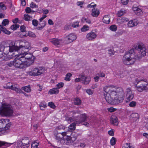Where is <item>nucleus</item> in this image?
I'll use <instances>...</instances> for the list:
<instances>
[{
  "label": "nucleus",
  "instance_id": "nucleus-1",
  "mask_svg": "<svg viewBox=\"0 0 148 148\" xmlns=\"http://www.w3.org/2000/svg\"><path fill=\"white\" fill-rule=\"evenodd\" d=\"M104 95L106 101L111 104H118L122 102L124 98V92L122 88L113 86L105 87Z\"/></svg>",
  "mask_w": 148,
  "mask_h": 148
},
{
  "label": "nucleus",
  "instance_id": "nucleus-2",
  "mask_svg": "<svg viewBox=\"0 0 148 148\" xmlns=\"http://www.w3.org/2000/svg\"><path fill=\"white\" fill-rule=\"evenodd\" d=\"M29 45V42L25 40H18L14 43L12 42L10 44L4 42L0 45V50L3 51L4 55L11 57L13 52L19 51L21 49L25 48L28 49Z\"/></svg>",
  "mask_w": 148,
  "mask_h": 148
},
{
  "label": "nucleus",
  "instance_id": "nucleus-3",
  "mask_svg": "<svg viewBox=\"0 0 148 148\" xmlns=\"http://www.w3.org/2000/svg\"><path fill=\"white\" fill-rule=\"evenodd\" d=\"M146 50L145 46L143 43H140L136 45H134L133 47L124 55L122 59L123 63L127 65L133 64L134 62V60L139 57L136 52H138L140 54L144 56L146 55Z\"/></svg>",
  "mask_w": 148,
  "mask_h": 148
},
{
  "label": "nucleus",
  "instance_id": "nucleus-4",
  "mask_svg": "<svg viewBox=\"0 0 148 148\" xmlns=\"http://www.w3.org/2000/svg\"><path fill=\"white\" fill-rule=\"evenodd\" d=\"M29 47L28 49L23 48L21 49L20 51L23 52L22 55L24 56V62L25 68L32 65L34 63L35 57L32 54H28L27 52L30 49V44L29 43Z\"/></svg>",
  "mask_w": 148,
  "mask_h": 148
},
{
  "label": "nucleus",
  "instance_id": "nucleus-5",
  "mask_svg": "<svg viewBox=\"0 0 148 148\" xmlns=\"http://www.w3.org/2000/svg\"><path fill=\"white\" fill-rule=\"evenodd\" d=\"M55 139L57 140V141L60 142L62 144L69 145L70 143H73L75 141L77 138V134H75V133H73L71 136H67L65 138H63V137L60 134H57L56 135L53 133Z\"/></svg>",
  "mask_w": 148,
  "mask_h": 148
},
{
  "label": "nucleus",
  "instance_id": "nucleus-6",
  "mask_svg": "<svg viewBox=\"0 0 148 148\" xmlns=\"http://www.w3.org/2000/svg\"><path fill=\"white\" fill-rule=\"evenodd\" d=\"M9 119H5L0 120V134L1 135H5L10 132V128L11 125L9 122Z\"/></svg>",
  "mask_w": 148,
  "mask_h": 148
},
{
  "label": "nucleus",
  "instance_id": "nucleus-7",
  "mask_svg": "<svg viewBox=\"0 0 148 148\" xmlns=\"http://www.w3.org/2000/svg\"><path fill=\"white\" fill-rule=\"evenodd\" d=\"M23 52H21L17 55H16L14 53H13L11 55V57L10 58H12L14 57H16V58L14 60V66L17 68L22 69L25 68L24 62V58L23 57L24 56L22 55Z\"/></svg>",
  "mask_w": 148,
  "mask_h": 148
},
{
  "label": "nucleus",
  "instance_id": "nucleus-8",
  "mask_svg": "<svg viewBox=\"0 0 148 148\" xmlns=\"http://www.w3.org/2000/svg\"><path fill=\"white\" fill-rule=\"evenodd\" d=\"M13 111L12 106L10 104L4 103L2 104L0 108V114L2 116H12Z\"/></svg>",
  "mask_w": 148,
  "mask_h": 148
},
{
  "label": "nucleus",
  "instance_id": "nucleus-9",
  "mask_svg": "<svg viewBox=\"0 0 148 148\" xmlns=\"http://www.w3.org/2000/svg\"><path fill=\"white\" fill-rule=\"evenodd\" d=\"M134 84L137 90L139 92H141L145 89L148 83L146 79H137L135 80Z\"/></svg>",
  "mask_w": 148,
  "mask_h": 148
},
{
  "label": "nucleus",
  "instance_id": "nucleus-10",
  "mask_svg": "<svg viewBox=\"0 0 148 148\" xmlns=\"http://www.w3.org/2000/svg\"><path fill=\"white\" fill-rule=\"evenodd\" d=\"M45 70L43 66H38L32 69L29 72V74L31 76H36L44 74Z\"/></svg>",
  "mask_w": 148,
  "mask_h": 148
},
{
  "label": "nucleus",
  "instance_id": "nucleus-11",
  "mask_svg": "<svg viewBox=\"0 0 148 148\" xmlns=\"http://www.w3.org/2000/svg\"><path fill=\"white\" fill-rule=\"evenodd\" d=\"M126 96L127 97L126 102H128L132 100L134 97V94L130 88H128L126 89Z\"/></svg>",
  "mask_w": 148,
  "mask_h": 148
},
{
  "label": "nucleus",
  "instance_id": "nucleus-12",
  "mask_svg": "<svg viewBox=\"0 0 148 148\" xmlns=\"http://www.w3.org/2000/svg\"><path fill=\"white\" fill-rule=\"evenodd\" d=\"M76 38V35L73 33H71L66 36L64 38V40L66 42V43H69L75 40Z\"/></svg>",
  "mask_w": 148,
  "mask_h": 148
},
{
  "label": "nucleus",
  "instance_id": "nucleus-13",
  "mask_svg": "<svg viewBox=\"0 0 148 148\" xmlns=\"http://www.w3.org/2000/svg\"><path fill=\"white\" fill-rule=\"evenodd\" d=\"M130 120L133 122L138 123L139 119L140 116L137 113H134L131 114L129 117Z\"/></svg>",
  "mask_w": 148,
  "mask_h": 148
},
{
  "label": "nucleus",
  "instance_id": "nucleus-14",
  "mask_svg": "<svg viewBox=\"0 0 148 148\" xmlns=\"http://www.w3.org/2000/svg\"><path fill=\"white\" fill-rule=\"evenodd\" d=\"M97 37L96 33L93 30L88 33L86 35V38L89 40H92L95 39Z\"/></svg>",
  "mask_w": 148,
  "mask_h": 148
},
{
  "label": "nucleus",
  "instance_id": "nucleus-15",
  "mask_svg": "<svg viewBox=\"0 0 148 148\" xmlns=\"http://www.w3.org/2000/svg\"><path fill=\"white\" fill-rule=\"evenodd\" d=\"M90 81V77L85 76L82 75L81 76V82L83 84H87L89 83Z\"/></svg>",
  "mask_w": 148,
  "mask_h": 148
},
{
  "label": "nucleus",
  "instance_id": "nucleus-16",
  "mask_svg": "<svg viewBox=\"0 0 148 148\" xmlns=\"http://www.w3.org/2000/svg\"><path fill=\"white\" fill-rule=\"evenodd\" d=\"M17 141L21 143H22L29 147V140L28 137H23L22 138L20 139Z\"/></svg>",
  "mask_w": 148,
  "mask_h": 148
},
{
  "label": "nucleus",
  "instance_id": "nucleus-17",
  "mask_svg": "<svg viewBox=\"0 0 148 148\" xmlns=\"http://www.w3.org/2000/svg\"><path fill=\"white\" fill-rule=\"evenodd\" d=\"M50 41L56 46L60 45L63 43L62 40L58 38H53L51 39Z\"/></svg>",
  "mask_w": 148,
  "mask_h": 148
},
{
  "label": "nucleus",
  "instance_id": "nucleus-18",
  "mask_svg": "<svg viewBox=\"0 0 148 148\" xmlns=\"http://www.w3.org/2000/svg\"><path fill=\"white\" fill-rule=\"evenodd\" d=\"M110 123L114 125L117 126L118 125L119 122L117 118L114 115H112L111 117Z\"/></svg>",
  "mask_w": 148,
  "mask_h": 148
},
{
  "label": "nucleus",
  "instance_id": "nucleus-19",
  "mask_svg": "<svg viewBox=\"0 0 148 148\" xmlns=\"http://www.w3.org/2000/svg\"><path fill=\"white\" fill-rule=\"evenodd\" d=\"M138 24V21L136 20H134L130 21L128 23L127 25L128 27H131L136 26Z\"/></svg>",
  "mask_w": 148,
  "mask_h": 148
},
{
  "label": "nucleus",
  "instance_id": "nucleus-20",
  "mask_svg": "<svg viewBox=\"0 0 148 148\" xmlns=\"http://www.w3.org/2000/svg\"><path fill=\"white\" fill-rule=\"evenodd\" d=\"M100 13L99 10L97 8H93L92 10L91 15L93 17H97Z\"/></svg>",
  "mask_w": 148,
  "mask_h": 148
},
{
  "label": "nucleus",
  "instance_id": "nucleus-21",
  "mask_svg": "<svg viewBox=\"0 0 148 148\" xmlns=\"http://www.w3.org/2000/svg\"><path fill=\"white\" fill-rule=\"evenodd\" d=\"M15 148H28V147H27L26 145H24L22 143H21L17 141L16 143L15 144Z\"/></svg>",
  "mask_w": 148,
  "mask_h": 148
},
{
  "label": "nucleus",
  "instance_id": "nucleus-22",
  "mask_svg": "<svg viewBox=\"0 0 148 148\" xmlns=\"http://www.w3.org/2000/svg\"><path fill=\"white\" fill-rule=\"evenodd\" d=\"M110 17L109 15H106L102 19L103 22L106 24H109L110 22Z\"/></svg>",
  "mask_w": 148,
  "mask_h": 148
},
{
  "label": "nucleus",
  "instance_id": "nucleus-23",
  "mask_svg": "<svg viewBox=\"0 0 148 148\" xmlns=\"http://www.w3.org/2000/svg\"><path fill=\"white\" fill-rule=\"evenodd\" d=\"M128 18L125 17H120L117 19V22L120 24H122L124 23H125L128 21Z\"/></svg>",
  "mask_w": 148,
  "mask_h": 148
},
{
  "label": "nucleus",
  "instance_id": "nucleus-24",
  "mask_svg": "<svg viewBox=\"0 0 148 148\" xmlns=\"http://www.w3.org/2000/svg\"><path fill=\"white\" fill-rule=\"evenodd\" d=\"M59 92V90L56 88H53L50 90L48 92L49 94L52 95L53 94H57Z\"/></svg>",
  "mask_w": 148,
  "mask_h": 148
},
{
  "label": "nucleus",
  "instance_id": "nucleus-25",
  "mask_svg": "<svg viewBox=\"0 0 148 148\" xmlns=\"http://www.w3.org/2000/svg\"><path fill=\"white\" fill-rule=\"evenodd\" d=\"M132 9L133 10L134 12L137 15H140L142 12V11L141 10L138 8L133 7Z\"/></svg>",
  "mask_w": 148,
  "mask_h": 148
},
{
  "label": "nucleus",
  "instance_id": "nucleus-26",
  "mask_svg": "<svg viewBox=\"0 0 148 148\" xmlns=\"http://www.w3.org/2000/svg\"><path fill=\"white\" fill-rule=\"evenodd\" d=\"M82 120L81 121H78V123H83L85 121H86L88 117L86 116V114H82Z\"/></svg>",
  "mask_w": 148,
  "mask_h": 148
},
{
  "label": "nucleus",
  "instance_id": "nucleus-27",
  "mask_svg": "<svg viewBox=\"0 0 148 148\" xmlns=\"http://www.w3.org/2000/svg\"><path fill=\"white\" fill-rule=\"evenodd\" d=\"M82 103V101L80 99L77 97L75 98L74 100V103L75 105L79 106Z\"/></svg>",
  "mask_w": 148,
  "mask_h": 148
},
{
  "label": "nucleus",
  "instance_id": "nucleus-28",
  "mask_svg": "<svg viewBox=\"0 0 148 148\" xmlns=\"http://www.w3.org/2000/svg\"><path fill=\"white\" fill-rule=\"evenodd\" d=\"M76 124L75 123H74L71 124L68 127L69 130L72 132L74 131L76 128Z\"/></svg>",
  "mask_w": 148,
  "mask_h": 148
},
{
  "label": "nucleus",
  "instance_id": "nucleus-29",
  "mask_svg": "<svg viewBox=\"0 0 148 148\" xmlns=\"http://www.w3.org/2000/svg\"><path fill=\"white\" fill-rule=\"evenodd\" d=\"M32 16H30L27 14H25L24 15V19L25 21H29L32 19Z\"/></svg>",
  "mask_w": 148,
  "mask_h": 148
},
{
  "label": "nucleus",
  "instance_id": "nucleus-30",
  "mask_svg": "<svg viewBox=\"0 0 148 148\" xmlns=\"http://www.w3.org/2000/svg\"><path fill=\"white\" fill-rule=\"evenodd\" d=\"M12 144V143H8L5 141H2L0 140V147L2 146H5L7 147H8Z\"/></svg>",
  "mask_w": 148,
  "mask_h": 148
},
{
  "label": "nucleus",
  "instance_id": "nucleus-31",
  "mask_svg": "<svg viewBox=\"0 0 148 148\" xmlns=\"http://www.w3.org/2000/svg\"><path fill=\"white\" fill-rule=\"evenodd\" d=\"M39 106L41 110H44V108L47 107L46 103L45 101H42L40 102L39 104Z\"/></svg>",
  "mask_w": 148,
  "mask_h": 148
},
{
  "label": "nucleus",
  "instance_id": "nucleus-32",
  "mask_svg": "<svg viewBox=\"0 0 148 148\" xmlns=\"http://www.w3.org/2000/svg\"><path fill=\"white\" fill-rule=\"evenodd\" d=\"M39 143L38 141H34L32 144V148H38Z\"/></svg>",
  "mask_w": 148,
  "mask_h": 148
},
{
  "label": "nucleus",
  "instance_id": "nucleus-33",
  "mask_svg": "<svg viewBox=\"0 0 148 148\" xmlns=\"http://www.w3.org/2000/svg\"><path fill=\"white\" fill-rule=\"evenodd\" d=\"M13 87L11 83L8 82L7 83L6 85L4 86V87L6 89H11L12 90Z\"/></svg>",
  "mask_w": 148,
  "mask_h": 148
},
{
  "label": "nucleus",
  "instance_id": "nucleus-34",
  "mask_svg": "<svg viewBox=\"0 0 148 148\" xmlns=\"http://www.w3.org/2000/svg\"><path fill=\"white\" fill-rule=\"evenodd\" d=\"M82 21L83 23H85L88 24H90L91 23L90 20L87 18L83 17L82 19Z\"/></svg>",
  "mask_w": 148,
  "mask_h": 148
},
{
  "label": "nucleus",
  "instance_id": "nucleus-35",
  "mask_svg": "<svg viewBox=\"0 0 148 148\" xmlns=\"http://www.w3.org/2000/svg\"><path fill=\"white\" fill-rule=\"evenodd\" d=\"M21 89L27 92H30L31 91V89L29 86H25L22 87Z\"/></svg>",
  "mask_w": 148,
  "mask_h": 148
},
{
  "label": "nucleus",
  "instance_id": "nucleus-36",
  "mask_svg": "<svg viewBox=\"0 0 148 148\" xmlns=\"http://www.w3.org/2000/svg\"><path fill=\"white\" fill-rule=\"evenodd\" d=\"M72 75L71 73H67L66 76V77L64 78V80L67 81H69L71 80V77Z\"/></svg>",
  "mask_w": 148,
  "mask_h": 148
},
{
  "label": "nucleus",
  "instance_id": "nucleus-37",
  "mask_svg": "<svg viewBox=\"0 0 148 148\" xmlns=\"http://www.w3.org/2000/svg\"><path fill=\"white\" fill-rule=\"evenodd\" d=\"M89 27L86 25H84L81 28V30L82 32H85L88 31L89 29Z\"/></svg>",
  "mask_w": 148,
  "mask_h": 148
},
{
  "label": "nucleus",
  "instance_id": "nucleus-38",
  "mask_svg": "<svg viewBox=\"0 0 148 148\" xmlns=\"http://www.w3.org/2000/svg\"><path fill=\"white\" fill-rule=\"evenodd\" d=\"M12 90L15 91L18 93H21L23 92V91L21 89L14 86L13 87Z\"/></svg>",
  "mask_w": 148,
  "mask_h": 148
},
{
  "label": "nucleus",
  "instance_id": "nucleus-39",
  "mask_svg": "<svg viewBox=\"0 0 148 148\" xmlns=\"http://www.w3.org/2000/svg\"><path fill=\"white\" fill-rule=\"evenodd\" d=\"M116 138L114 137H112L110 140V144L112 146L116 144Z\"/></svg>",
  "mask_w": 148,
  "mask_h": 148
},
{
  "label": "nucleus",
  "instance_id": "nucleus-40",
  "mask_svg": "<svg viewBox=\"0 0 148 148\" xmlns=\"http://www.w3.org/2000/svg\"><path fill=\"white\" fill-rule=\"evenodd\" d=\"M9 23V21L7 19H4L2 22V26L3 27L6 26L7 25H8Z\"/></svg>",
  "mask_w": 148,
  "mask_h": 148
},
{
  "label": "nucleus",
  "instance_id": "nucleus-41",
  "mask_svg": "<svg viewBox=\"0 0 148 148\" xmlns=\"http://www.w3.org/2000/svg\"><path fill=\"white\" fill-rule=\"evenodd\" d=\"M2 32L8 35H9L11 34L10 32L7 30L5 27L3 26Z\"/></svg>",
  "mask_w": 148,
  "mask_h": 148
},
{
  "label": "nucleus",
  "instance_id": "nucleus-42",
  "mask_svg": "<svg viewBox=\"0 0 148 148\" xmlns=\"http://www.w3.org/2000/svg\"><path fill=\"white\" fill-rule=\"evenodd\" d=\"M0 7L3 10H5L6 9V7L3 2L0 3Z\"/></svg>",
  "mask_w": 148,
  "mask_h": 148
},
{
  "label": "nucleus",
  "instance_id": "nucleus-43",
  "mask_svg": "<svg viewBox=\"0 0 148 148\" xmlns=\"http://www.w3.org/2000/svg\"><path fill=\"white\" fill-rule=\"evenodd\" d=\"M64 84L62 82H60L59 83L56 85V88H57L58 89L64 86Z\"/></svg>",
  "mask_w": 148,
  "mask_h": 148
},
{
  "label": "nucleus",
  "instance_id": "nucleus-44",
  "mask_svg": "<svg viewBox=\"0 0 148 148\" xmlns=\"http://www.w3.org/2000/svg\"><path fill=\"white\" fill-rule=\"evenodd\" d=\"M110 28L111 31L115 32L116 31L117 27L116 25H112L110 26Z\"/></svg>",
  "mask_w": 148,
  "mask_h": 148
},
{
  "label": "nucleus",
  "instance_id": "nucleus-45",
  "mask_svg": "<svg viewBox=\"0 0 148 148\" xmlns=\"http://www.w3.org/2000/svg\"><path fill=\"white\" fill-rule=\"evenodd\" d=\"M136 105V102L134 101H131L129 104V106L131 107H134Z\"/></svg>",
  "mask_w": 148,
  "mask_h": 148
},
{
  "label": "nucleus",
  "instance_id": "nucleus-46",
  "mask_svg": "<svg viewBox=\"0 0 148 148\" xmlns=\"http://www.w3.org/2000/svg\"><path fill=\"white\" fill-rule=\"evenodd\" d=\"M27 36H29L30 37L35 38L36 37V35L34 33L31 31H29L28 32Z\"/></svg>",
  "mask_w": 148,
  "mask_h": 148
},
{
  "label": "nucleus",
  "instance_id": "nucleus-47",
  "mask_svg": "<svg viewBox=\"0 0 148 148\" xmlns=\"http://www.w3.org/2000/svg\"><path fill=\"white\" fill-rule=\"evenodd\" d=\"M122 148H132V146L130 145V143H125L124 144Z\"/></svg>",
  "mask_w": 148,
  "mask_h": 148
},
{
  "label": "nucleus",
  "instance_id": "nucleus-48",
  "mask_svg": "<svg viewBox=\"0 0 148 148\" xmlns=\"http://www.w3.org/2000/svg\"><path fill=\"white\" fill-rule=\"evenodd\" d=\"M19 27V25H13L11 26V28L13 30L16 29Z\"/></svg>",
  "mask_w": 148,
  "mask_h": 148
},
{
  "label": "nucleus",
  "instance_id": "nucleus-49",
  "mask_svg": "<svg viewBox=\"0 0 148 148\" xmlns=\"http://www.w3.org/2000/svg\"><path fill=\"white\" fill-rule=\"evenodd\" d=\"M48 105L50 108L53 109H54L56 108L55 105L54 103L52 102H49L48 103Z\"/></svg>",
  "mask_w": 148,
  "mask_h": 148
},
{
  "label": "nucleus",
  "instance_id": "nucleus-50",
  "mask_svg": "<svg viewBox=\"0 0 148 148\" xmlns=\"http://www.w3.org/2000/svg\"><path fill=\"white\" fill-rule=\"evenodd\" d=\"M32 25L35 27H36L38 25V21L36 19L32 20Z\"/></svg>",
  "mask_w": 148,
  "mask_h": 148
},
{
  "label": "nucleus",
  "instance_id": "nucleus-51",
  "mask_svg": "<svg viewBox=\"0 0 148 148\" xmlns=\"http://www.w3.org/2000/svg\"><path fill=\"white\" fill-rule=\"evenodd\" d=\"M125 13L124 11L123 10L119 11L118 12L117 14V16L119 17H121Z\"/></svg>",
  "mask_w": 148,
  "mask_h": 148
},
{
  "label": "nucleus",
  "instance_id": "nucleus-52",
  "mask_svg": "<svg viewBox=\"0 0 148 148\" xmlns=\"http://www.w3.org/2000/svg\"><path fill=\"white\" fill-rule=\"evenodd\" d=\"M30 7L32 8H38V6L33 2H32L30 4Z\"/></svg>",
  "mask_w": 148,
  "mask_h": 148
},
{
  "label": "nucleus",
  "instance_id": "nucleus-53",
  "mask_svg": "<svg viewBox=\"0 0 148 148\" xmlns=\"http://www.w3.org/2000/svg\"><path fill=\"white\" fill-rule=\"evenodd\" d=\"M93 3H94L92 2L91 3V4H88L87 6V8H95V7L97 6V5L96 4H94V5H92V4H93Z\"/></svg>",
  "mask_w": 148,
  "mask_h": 148
},
{
  "label": "nucleus",
  "instance_id": "nucleus-54",
  "mask_svg": "<svg viewBox=\"0 0 148 148\" xmlns=\"http://www.w3.org/2000/svg\"><path fill=\"white\" fill-rule=\"evenodd\" d=\"M20 30L22 32H26V27L24 25H21L20 26Z\"/></svg>",
  "mask_w": 148,
  "mask_h": 148
},
{
  "label": "nucleus",
  "instance_id": "nucleus-55",
  "mask_svg": "<svg viewBox=\"0 0 148 148\" xmlns=\"http://www.w3.org/2000/svg\"><path fill=\"white\" fill-rule=\"evenodd\" d=\"M116 109L115 108L113 107H110L108 108V110L110 112H113L116 111Z\"/></svg>",
  "mask_w": 148,
  "mask_h": 148
},
{
  "label": "nucleus",
  "instance_id": "nucleus-56",
  "mask_svg": "<svg viewBox=\"0 0 148 148\" xmlns=\"http://www.w3.org/2000/svg\"><path fill=\"white\" fill-rule=\"evenodd\" d=\"M108 134L111 136H114V132L113 130V129H111L108 132Z\"/></svg>",
  "mask_w": 148,
  "mask_h": 148
},
{
  "label": "nucleus",
  "instance_id": "nucleus-57",
  "mask_svg": "<svg viewBox=\"0 0 148 148\" xmlns=\"http://www.w3.org/2000/svg\"><path fill=\"white\" fill-rule=\"evenodd\" d=\"M71 26L73 27H77L79 26V22H76L71 24Z\"/></svg>",
  "mask_w": 148,
  "mask_h": 148
},
{
  "label": "nucleus",
  "instance_id": "nucleus-58",
  "mask_svg": "<svg viewBox=\"0 0 148 148\" xmlns=\"http://www.w3.org/2000/svg\"><path fill=\"white\" fill-rule=\"evenodd\" d=\"M86 92L89 95H91L93 94V92L90 89H88L86 90Z\"/></svg>",
  "mask_w": 148,
  "mask_h": 148
},
{
  "label": "nucleus",
  "instance_id": "nucleus-59",
  "mask_svg": "<svg viewBox=\"0 0 148 148\" xmlns=\"http://www.w3.org/2000/svg\"><path fill=\"white\" fill-rule=\"evenodd\" d=\"M121 1L122 4L126 5L128 3L129 0H121Z\"/></svg>",
  "mask_w": 148,
  "mask_h": 148
},
{
  "label": "nucleus",
  "instance_id": "nucleus-60",
  "mask_svg": "<svg viewBox=\"0 0 148 148\" xmlns=\"http://www.w3.org/2000/svg\"><path fill=\"white\" fill-rule=\"evenodd\" d=\"M61 130H54L53 132V133H55L56 135L57 134H61V132H62Z\"/></svg>",
  "mask_w": 148,
  "mask_h": 148
},
{
  "label": "nucleus",
  "instance_id": "nucleus-61",
  "mask_svg": "<svg viewBox=\"0 0 148 148\" xmlns=\"http://www.w3.org/2000/svg\"><path fill=\"white\" fill-rule=\"evenodd\" d=\"M84 3L83 1H77V5L78 6H80V7H82V5Z\"/></svg>",
  "mask_w": 148,
  "mask_h": 148
},
{
  "label": "nucleus",
  "instance_id": "nucleus-62",
  "mask_svg": "<svg viewBox=\"0 0 148 148\" xmlns=\"http://www.w3.org/2000/svg\"><path fill=\"white\" fill-rule=\"evenodd\" d=\"M109 54L110 55H113L114 54V51L111 49L108 50Z\"/></svg>",
  "mask_w": 148,
  "mask_h": 148
},
{
  "label": "nucleus",
  "instance_id": "nucleus-63",
  "mask_svg": "<svg viewBox=\"0 0 148 148\" xmlns=\"http://www.w3.org/2000/svg\"><path fill=\"white\" fill-rule=\"evenodd\" d=\"M99 76L102 77H104L105 76V74L102 72H100L97 74Z\"/></svg>",
  "mask_w": 148,
  "mask_h": 148
},
{
  "label": "nucleus",
  "instance_id": "nucleus-64",
  "mask_svg": "<svg viewBox=\"0 0 148 148\" xmlns=\"http://www.w3.org/2000/svg\"><path fill=\"white\" fill-rule=\"evenodd\" d=\"M25 11L27 13H29L31 12V9L30 8L27 7L25 9Z\"/></svg>",
  "mask_w": 148,
  "mask_h": 148
}]
</instances>
